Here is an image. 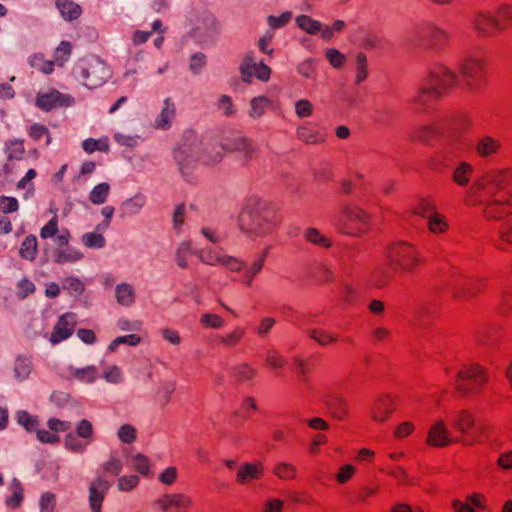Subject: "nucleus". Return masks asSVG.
<instances>
[{
	"label": "nucleus",
	"instance_id": "16",
	"mask_svg": "<svg viewBox=\"0 0 512 512\" xmlns=\"http://www.w3.org/2000/svg\"><path fill=\"white\" fill-rule=\"evenodd\" d=\"M77 315L73 312H66L59 316L49 337L52 344H58L71 337L77 325Z\"/></svg>",
	"mask_w": 512,
	"mask_h": 512
},
{
	"label": "nucleus",
	"instance_id": "1",
	"mask_svg": "<svg viewBox=\"0 0 512 512\" xmlns=\"http://www.w3.org/2000/svg\"><path fill=\"white\" fill-rule=\"evenodd\" d=\"M512 168H494L479 176L464 195V203L483 205L487 221H500L512 216Z\"/></svg>",
	"mask_w": 512,
	"mask_h": 512
},
{
	"label": "nucleus",
	"instance_id": "21",
	"mask_svg": "<svg viewBox=\"0 0 512 512\" xmlns=\"http://www.w3.org/2000/svg\"><path fill=\"white\" fill-rule=\"evenodd\" d=\"M325 406L330 416L337 421H346L350 417V410L347 400L340 395L326 397Z\"/></svg>",
	"mask_w": 512,
	"mask_h": 512
},
{
	"label": "nucleus",
	"instance_id": "45",
	"mask_svg": "<svg viewBox=\"0 0 512 512\" xmlns=\"http://www.w3.org/2000/svg\"><path fill=\"white\" fill-rule=\"evenodd\" d=\"M193 255L192 243L191 241H183L179 244L176 249V262L177 265L185 269L188 267V258Z\"/></svg>",
	"mask_w": 512,
	"mask_h": 512
},
{
	"label": "nucleus",
	"instance_id": "46",
	"mask_svg": "<svg viewBox=\"0 0 512 512\" xmlns=\"http://www.w3.org/2000/svg\"><path fill=\"white\" fill-rule=\"evenodd\" d=\"M24 499V493L21 483L14 479L12 482V494L6 499L5 503L8 507L16 509L21 506Z\"/></svg>",
	"mask_w": 512,
	"mask_h": 512
},
{
	"label": "nucleus",
	"instance_id": "20",
	"mask_svg": "<svg viewBox=\"0 0 512 512\" xmlns=\"http://www.w3.org/2000/svg\"><path fill=\"white\" fill-rule=\"evenodd\" d=\"M502 330V326L497 323L481 325L475 332V341L483 346L495 345L502 337Z\"/></svg>",
	"mask_w": 512,
	"mask_h": 512
},
{
	"label": "nucleus",
	"instance_id": "55",
	"mask_svg": "<svg viewBox=\"0 0 512 512\" xmlns=\"http://www.w3.org/2000/svg\"><path fill=\"white\" fill-rule=\"evenodd\" d=\"M133 468L143 476L150 475V461L147 456L138 453L132 458Z\"/></svg>",
	"mask_w": 512,
	"mask_h": 512
},
{
	"label": "nucleus",
	"instance_id": "2",
	"mask_svg": "<svg viewBox=\"0 0 512 512\" xmlns=\"http://www.w3.org/2000/svg\"><path fill=\"white\" fill-rule=\"evenodd\" d=\"M278 222L279 217L275 206L256 197L249 198L239 215L240 228L248 233L270 232Z\"/></svg>",
	"mask_w": 512,
	"mask_h": 512
},
{
	"label": "nucleus",
	"instance_id": "7",
	"mask_svg": "<svg viewBox=\"0 0 512 512\" xmlns=\"http://www.w3.org/2000/svg\"><path fill=\"white\" fill-rule=\"evenodd\" d=\"M390 267L397 272H414L422 263L418 249L408 242H397L388 250Z\"/></svg>",
	"mask_w": 512,
	"mask_h": 512
},
{
	"label": "nucleus",
	"instance_id": "6",
	"mask_svg": "<svg viewBox=\"0 0 512 512\" xmlns=\"http://www.w3.org/2000/svg\"><path fill=\"white\" fill-rule=\"evenodd\" d=\"M459 73L470 90L482 89L486 84L487 77L486 54L483 51L467 54L460 63Z\"/></svg>",
	"mask_w": 512,
	"mask_h": 512
},
{
	"label": "nucleus",
	"instance_id": "31",
	"mask_svg": "<svg viewBox=\"0 0 512 512\" xmlns=\"http://www.w3.org/2000/svg\"><path fill=\"white\" fill-rule=\"evenodd\" d=\"M492 17L502 33L512 28V6L509 4H502L498 6L493 12Z\"/></svg>",
	"mask_w": 512,
	"mask_h": 512
},
{
	"label": "nucleus",
	"instance_id": "33",
	"mask_svg": "<svg viewBox=\"0 0 512 512\" xmlns=\"http://www.w3.org/2000/svg\"><path fill=\"white\" fill-rule=\"evenodd\" d=\"M19 256L33 262L38 256V240L35 235L30 234L24 238L20 245Z\"/></svg>",
	"mask_w": 512,
	"mask_h": 512
},
{
	"label": "nucleus",
	"instance_id": "64",
	"mask_svg": "<svg viewBox=\"0 0 512 512\" xmlns=\"http://www.w3.org/2000/svg\"><path fill=\"white\" fill-rule=\"evenodd\" d=\"M185 204L180 203L175 207L172 216L173 228L176 232H180L185 223Z\"/></svg>",
	"mask_w": 512,
	"mask_h": 512
},
{
	"label": "nucleus",
	"instance_id": "15",
	"mask_svg": "<svg viewBox=\"0 0 512 512\" xmlns=\"http://www.w3.org/2000/svg\"><path fill=\"white\" fill-rule=\"evenodd\" d=\"M241 80L244 83L250 84L252 77L255 76L258 80L267 82L271 77V69L263 62H255L252 54H246L239 66Z\"/></svg>",
	"mask_w": 512,
	"mask_h": 512
},
{
	"label": "nucleus",
	"instance_id": "12",
	"mask_svg": "<svg viewBox=\"0 0 512 512\" xmlns=\"http://www.w3.org/2000/svg\"><path fill=\"white\" fill-rule=\"evenodd\" d=\"M75 104V98L66 93H62L55 88L47 91H40L35 98V105L44 112H50L56 109L68 108Z\"/></svg>",
	"mask_w": 512,
	"mask_h": 512
},
{
	"label": "nucleus",
	"instance_id": "17",
	"mask_svg": "<svg viewBox=\"0 0 512 512\" xmlns=\"http://www.w3.org/2000/svg\"><path fill=\"white\" fill-rule=\"evenodd\" d=\"M110 487L111 483L103 475L90 482L88 500L92 512H102V504Z\"/></svg>",
	"mask_w": 512,
	"mask_h": 512
},
{
	"label": "nucleus",
	"instance_id": "5",
	"mask_svg": "<svg viewBox=\"0 0 512 512\" xmlns=\"http://www.w3.org/2000/svg\"><path fill=\"white\" fill-rule=\"evenodd\" d=\"M449 423L458 444L470 447L482 442L484 427L477 424L472 410H455L451 413Z\"/></svg>",
	"mask_w": 512,
	"mask_h": 512
},
{
	"label": "nucleus",
	"instance_id": "49",
	"mask_svg": "<svg viewBox=\"0 0 512 512\" xmlns=\"http://www.w3.org/2000/svg\"><path fill=\"white\" fill-rule=\"evenodd\" d=\"M110 187L107 183L96 185L89 194V200L96 205L103 204L109 194Z\"/></svg>",
	"mask_w": 512,
	"mask_h": 512
},
{
	"label": "nucleus",
	"instance_id": "59",
	"mask_svg": "<svg viewBox=\"0 0 512 512\" xmlns=\"http://www.w3.org/2000/svg\"><path fill=\"white\" fill-rule=\"evenodd\" d=\"M391 278V275H389L385 270L377 269L370 276L369 282L373 287L382 288L390 282Z\"/></svg>",
	"mask_w": 512,
	"mask_h": 512
},
{
	"label": "nucleus",
	"instance_id": "19",
	"mask_svg": "<svg viewBox=\"0 0 512 512\" xmlns=\"http://www.w3.org/2000/svg\"><path fill=\"white\" fill-rule=\"evenodd\" d=\"M40 237L42 239L54 238L56 246L63 248L68 246L71 234L67 228H59V219L55 215L40 229Z\"/></svg>",
	"mask_w": 512,
	"mask_h": 512
},
{
	"label": "nucleus",
	"instance_id": "22",
	"mask_svg": "<svg viewBox=\"0 0 512 512\" xmlns=\"http://www.w3.org/2000/svg\"><path fill=\"white\" fill-rule=\"evenodd\" d=\"M502 150V142L492 136H482L475 144V151L480 158L490 159L497 156Z\"/></svg>",
	"mask_w": 512,
	"mask_h": 512
},
{
	"label": "nucleus",
	"instance_id": "38",
	"mask_svg": "<svg viewBox=\"0 0 512 512\" xmlns=\"http://www.w3.org/2000/svg\"><path fill=\"white\" fill-rule=\"evenodd\" d=\"M27 134L33 141L36 142L44 139L46 146H49L52 142V137L49 129L45 125L40 123H34L30 125L27 129Z\"/></svg>",
	"mask_w": 512,
	"mask_h": 512
},
{
	"label": "nucleus",
	"instance_id": "14",
	"mask_svg": "<svg viewBox=\"0 0 512 512\" xmlns=\"http://www.w3.org/2000/svg\"><path fill=\"white\" fill-rule=\"evenodd\" d=\"M425 443L433 448H446L458 444V440L444 420H437L430 426Z\"/></svg>",
	"mask_w": 512,
	"mask_h": 512
},
{
	"label": "nucleus",
	"instance_id": "10",
	"mask_svg": "<svg viewBox=\"0 0 512 512\" xmlns=\"http://www.w3.org/2000/svg\"><path fill=\"white\" fill-rule=\"evenodd\" d=\"M449 39L450 36L445 30L431 24L416 27L409 36L411 43L430 48L443 47L448 44Z\"/></svg>",
	"mask_w": 512,
	"mask_h": 512
},
{
	"label": "nucleus",
	"instance_id": "43",
	"mask_svg": "<svg viewBox=\"0 0 512 512\" xmlns=\"http://www.w3.org/2000/svg\"><path fill=\"white\" fill-rule=\"evenodd\" d=\"M273 473L281 480H293L297 476V469L291 463L278 462L273 468Z\"/></svg>",
	"mask_w": 512,
	"mask_h": 512
},
{
	"label": "nucleus",
	"instance_id": "58",
	"mask_svg": "<svg viewBox=\"0 0 512 512\" xmlns=\"http://www.w3.org/2000/svg\"><path fill=\"white\" fill-rule=\"evenodd\" d=\"M40 512H57L56 496L52 492H45L41 495L39 501Z\"/></svg>",
	"mask_w": 512,
	"mask_h": 512
},
{
	"label": "nucleus",
	"instance_id": "41",
	"mask_svg": "<svg viewBox=\"0 0 512 512\" xmlns=\"http://www.w3.org/2000/svg\"><path fill=\"white\" fill-rule=\"evenodd\" d=\"M72 44L69 41H61L54 50L53 58L57 66L62 67L70 59Z\"/></svg>",
	"mask_w": 512,
	"mask_h": 512
},
{
	"label": "nucleus",
	"instance_id": "44",
	"mask_svg": "<svg viewBox=\"0 0 512 512\" xmlns=\"http://www.w3.org/2000/svg\"><path fill=\"white\" fill-rule=\"evenodd\" d=\"M122 461L118 457L111 456L107 461H105L101 467L100 471L101 474L104 477L105 476H111L116 477L119 476L120 472L122 471Z\"/></svg>",
	"mask_w": 512,
	"mask_h": 512
},
{
	"label": "nucleus",
	"instance_id": "56",
	"mask_svg": "<svg viewBox=\"0 0 512 512\" xmlns=\"http://www.w3.org/2000/svg\"><path fill=\"white\" fill-rule=\"evenodd\" d=\"M233 375L238 381H249L256 375V371L248 364L243 363L233 368Z\"/></svg>",
	"mask_w": 512,
	"mask_h": 512
},
{
	"label": "nucleus",
	"instance_id": "37",
	"mask_svg": "<svg viewBox=\"0 0 512 512\" xmlns=\"http://www.w3.org/2000/svg\"><path fill=\"white\" fill-rule=\"evenodd\" d=\"M427 226L433 234H443L449 230V223L445 215L437 211L427 218Z\"/></svg>",
	"mask_w": 512,
	"mask_h": 512
},
{
	"label": "nucleus",
	"instance_id": "36",
	"mask_svg": "<svg viewBox=\"0 0 512 512\" xmlns=\"http://www.w3.org/2000/svg\"><path fill=\"white\" fill-rule=\"evenodd\" d=\"M115 296L118 304L130 306L135 301V290L128 283L118 284L115 288Z\"/></svg>",
	"mask_w": 512,
	"mask_h": 512
},
{
	"label": "nucleus",
	"instance_id": "47",
	"mask_svg": "<svg viewBox=\"0 0 512 512\" xmlns=\"http://www.w3.org/2000/svg\"><path fill=\"white\" fill-rule=\"evenodd\" d=\"M305 238L308 242L322 248H329L332 246L331 240L323 236L316 228H308L305 231Z\"/></svg>",
	"mask_w": 512,
	"mask_h": 512
},
{
	"label": "nucleus",
	"instance_id": "53",
	"mask_svg": "<svg viewBox=\"0 0 512 512\" xmlns=\"http://www.w3.org/2000/svg\"><path fill=\"white\" fill-rule=\"evenodd\" d=\"M82 242L88 248L100 249L105 245V238L100 233L89 232L82 236Z\"/></svg>",
	"mask_w": 512,
	"mask_h": 512
},
{
	"label": "nucleus",
	"instance_id": "34",
	"mask_svg": "<svg viewBox=\"0 0 512 512\" xmlns=\"http://www.w3.org/2000/svg\"><path fill=\"white\" fill-rule=\"evenodd\" d=\"M71 378L86 384L94 383L99 377V371L94 365L70 370Z\"/></svg>",
	"mask_w": 512,
	"mask_h": 512
},
{
	"label": "nucleus",
	"instance_id": "13",
	"mask_svg": "<svg viewBox=\"0 0 512 512\" xmlns=\"http://www.w3.org/2000/svg\"><path fill=\"white\" fill-rule=\"evenodd\" d=\"M398 396L383 393L376 396L370 407V418L376 423L387 422L398 407Z\"/></svg>",
	"mask_w": 512,
	"mask_h": 512
},
{
	"label": "nucleus",
	"instance_id": "9",
	"mask_svg": "<svg viewBox=\"0 0 512 512\" xmlns=\"http://www.w3.org/2000/svg\"><path fill=\"white\" fill-rule=\"evenodd\" d=\"M77 77L89 89L101 86L108 78V68L98 58L81 59L76 67Z\"/></svg>",
	"mask_w": 512,
	"mask_h": 512
},
{
	"label": "nucleus",
	"instance_id": "50",
	"mask_svg": "<svg viewBox=\"0 0 512 512\" xmlns=\"http://www.w3.org/2000/svg\"><path fill=\"white\" fill-rule=\"evenodd\" d=\"M82 148L89 154L95 151L107 152L109 150V144L106 139L88 138L82 142Z\"/></svg>",
	"mask_w": 512,
	"mask_h": 512
},
{
	"label": "nucleus",
	"instance_id": "60",
	"mask_svg": "<svg viewBox=\"0 0 512 512\" xmlns=\"http://www.w3.org/2000/svg\"><path fill=\"white\" fill-rule=\"evenodd\" d=\"M93 426L90 421L86 419H82L76 427L75 434L80 438L87 440L88 443H91L93 440Z\"/></svg>",
	"mask_w": 512,
	"mask_h": 512
},
{
	"label": "nucleus",
	"instance_id": "40",
	"mask_svg": "<svg viewBox=\"0 0 512 512\" xmlns=\"http://www.w3.org/2000/svg\"><path fill=\"white\" fill-rule=\"evenodd\" d=\"M89 444L87 440L80 438L73 432H69L64 438L65 448L73 453H83Z\"/></svg>",
	"mask_w": 512,
	"mask_h": 512
},
{
	"label": "nucleus",
	"instance_id": "57",
	"mask_svg": "<svg viewBox=\"0 0 512 512\" xmlns=\"http://www.w3.org/2000/svg\"><path fill=\"white\" fill-rule=\"evenodd\" d=\"M198 257L202 263L208 265L221 264V261L223 260V255L210 248L199 251Z\"/></svg>",
	"mask_w": 512,
	"mask_h": 512
},
{
	"label": "nucleus",
	"instance_id": "54",
	"mask_svg": "<svg viewBox=\"0 0 512 512\" xmlns=\"http://www.w3.org/2000/svg\"><path fill=\"white\" fill-rule=\"evenodd\" d=\"M270 100L266 96H258L254 97L250 104H251V111L250 115L251 117H260L265 113V110L267 106L269 105Z\"/></svg>",
	"mask_w": 512,
	"mask_h": 512
},
{
	"label": "nucleus",
	"instance_id": "29",
	"mask_svg": "<svg viewBox=\"0 0 512 512\" xmlns=\"http://www.w3.org/2000/svg\"><path fill=\"white\" fill-rule=\"evenodd\" d=\"M55 6L61 17L68 22L78 20L82 13V7L73 0H56Z\"/></svg>",
	"mask_w": 512,
	"mask_h": 512
},
{
	"label": "nucleus",
	"instance_id": "52",
	"mask_svg": "<svg viewBox=\"0 0 512 512\" xmlns=\"http://www.w3.org/2000/svg\"><path fill=\"white\" fill-rule=\"evenodd\" d=\"M453 128L457 131H467L473 125L472 117L466 112H460L452 118Z\"/></svg>",
	"mask_w": 512,
	"mask_h": 512
},
{
	"label": "nucleus",
	"instance_id": "3",
	"mask_svg": "<svg viewBox=\"0 0 512 512\" xmlns=\"http://www.w3.org/2000/svg\"><path fill=\"white\" fill-rule=\"evenodd\" d=\"M336 229L347 236L363 237L373 230V217L356 205H345L337 214Z\"/></svg>",
	"mask_w": 512,
	"mask_h": 512
},
{
	"label": "nucleus",
	"instance_id": "35",
	"mask_svg": "<svg viewBox=\"0 0 512 512\" xmlns=\"http://www.w3.org/2000/svg\"><path fill=\"white\" fill-rule=\"evenodd\" d=\"M4 152L8 161H19L23 159L26 153L24 140H8L7 142H5Z\"/></svg>",
	"mask_w": 512,
	"mask_h": 512
},
{
	"label": "nucleus",
	"instance_id": "51",
	"mask_svg": "<svg viewBox=\"0 0 512 512\" xmlns=\"http://www.w3.org/2000/svg\"><path fill=\"white\" fill-rule=\"evenodd\" d=\"M63 289L72 296H80L85 291L84 283L76 277H67L64 280Z\"/></svg>",
	"mask_w": 512,
	"mask_h": 512
},
{
	"label": "nucleus",
	"instance_id": "42",
	"mask_svg": "<svg viewBox=\"0 0 512 512\" xmlns=\"http://www.w3.org/2000/svg\"><path fill=\"white\" fill-rule=\"evenodd\" d=\"M436 211L435 202L430 197L420 199L413 207V213L424 218H429Z\"/></svg>",
	"mask_w": 512,
	"mask_h": 512
},
{
	"label": "nucleus",
	"instance_id": "28",
	"mask_svg": "<svg viewBox=\"0 0 512 512\" xmlns=\"http://www.w3.org/2000/svg\"><path fill=\"white\" fill-rule=\"evenodd\" d=\"M494 246L500 251L512 249V217L504 221L497 229Z\"/></svg>",
	"mask_w": 512,
	"mask_h": 512
},
{
	"label": "nucleus",
	"instance_id": "62",
	"mask_svg": "<svg viewBox=\"0 0 512 512\" xmlns=\"http://www.w3.org/2000/svg\"><path fill=\"white\" fill-rule=\"evenodd\" d=\"M200 323L205 328H220L223 326L224 321L217 314L205 313L201 316Z\"/></svg>",
	"mask_w": 512,
	"mask_h": 512
},
{
	"label": "nucleus",
	"instance_id": "48",
	"mask_svg": "<svg viewBox=\"0 0 512 512\" xmlns=\"http://www.w3.org/2000/svg\"><path fill=\"white\" fill-rule=\"evenodd\" d=\"M299 28L309 34H316L321 31V25L318 21L312 19L308 15H300L296 18Z\"/></svg>",
	"mask_w": 512,
	"mask_h": 512
},
{
	"label": "nucleus",
	"instance_id": "25",
	"mask_svg": "<svg viewBox=\"0 0 512 512\" xmlns=\"http://www.w3.org/2000/svg\"><path fill=\"white\" fill-rule=\"evenodd\" d=\"M264 476V466L261 462L244 463L236 473V482L246 484L253 480H259Z\"/></svg>",
	"mask_w": 512,
	"mask_h": 512
},
{
	"label": "nucleus",
	"instance_id": "26",
	"mask_svg": "<svg viewBox=\"0 0 512 512\" xmlns=\"http://www.w3.org/2000/svg\"><path fill=\"white\" fill-rule=\"evenodd\" d=\"M444 128V125L439 123L419 126L411 132V139L428 143L440 137L444 133Z\"/></svg>",
	"mask_w": 512,
	"mask_h": 512
},
{
	"label": "nucleus",
	"instance_id": "27",
	"mask_svg": "<svg viewBox=\"0 0 512 512\" xmlns=\"http://www.w3.org/2000/svg\"><path fill=\"white\" fill-rule=\"evenodd\" d=\"M440 98L436 97L431 91L422 83L416 95L410 101L413 110L416 112H424L430 108Z\"/></svg>",
	"mask_w": 512,
	"mask_h": 512
},
{
	"label": "nucleus",
	"instance_id": "11",
	"mask_svg": "<svg viewBox=\"0 0 512 512\" xmlns=\"http://www.w3.org/2000/svg\"><path fill=\"white\" fill-rule=\"evenodd\" d=\"M487 287L488 279L483 276H461L452 287V296L457 300H469L482 294Z\"/></svg>",
	"mask_w": 512,
	"mask_h": 512
},
{
	"label": "nucleus",
	"instance_id": "24",
	"mask_svg": "<svg viewBox=\"0 0 512 512\" xmlns=\"http://www.w3.org/2000/svg\"><path fill=\"white\" fill-rule=\"evenodd\" d=\"M474 29L482 37L496 36L500 34L492 12L479 13L474 19Z\"/></svg>",
	"mask_w": 512,
	"mask_h": 512
},
{
	"label": "nucleus",
	"instance_id": "23",
	"mask_svg": "<svg viewBox=\"0 0 512 512\" xmlns=\"http://www.w3.org/2000/svg\"><path fill=\"white\" fill-rule=\"evenodd\" d=\"M222 148L226 151L242 152L247 158H251L255 152V147L250 140L234 134L223 138Z\"/></svg>",
	"mask_w": 512,
	"mask_h": 512
},
{
	"label": "nucleus",
	"instance_id": "32",
	"mask_svg": "<svg viewBox=\"0 0 512 512\" xmlns=\"http://www.w3.org/2000/svg\"><path fill=\"white\" fill-rule=\"evenodd\" d=\"M474 173V166L466 161L460 162L452 173L453 182L460 187L469 185Z\"/></svg>",
	"mask_w": 512,
	"mask_h": 512
},
{
	"label": "nucleus",
	"instance_id": "8",
	"mask_svg": "<svg viewBox=\"0 0 512 512\" xmlns=\"http://www.w3.org/2000/svg\"><path fill=\"white\" fill-rule=\"evenodd\" d=\"M457 83L455 72L442 64L434 65L423 82L431 93L440 99L450 94L456 88Z\"/></svg>",
	"mask_w": 512,
	"mask_h": 512
},
{
	"label": "nucleus",
	"instance_id": "18",
	"mask_svg": "<svg viewBox=\"0 0 512 512\" xmlns=\"http://www.w3.org/2000/svg\"><path fill=\"white\" fill-rule=\"evenodd\" d=\"M163 512H188L193 501L190 496L183 493L165 494L156 501Z\"/></svg>",
	"mask_w": 512,
	"mask_h": 512
},
{
	"label": "nucleus",
	"instance_id": "4",
	"mask_svg": "<svg viewBox=\"0 0 512 512\" xmlns=\"http://www.w3.org/2000/svg\"><path fill=\"white\" fill-rule=\"evenodd\" d=\"M490 380L486 367L478 362L463 363L456 374L455 390L462 396H474L482 393Z\"/></svg>",
	"mask_w": 512,
	"mask_h": 512
},
{
	"label": "nucleus",
	"instance_id": "39",
	"mask_svg": "<svg viewBox=\"0 0 512 512\" xmlns=\"http://www.w3.org/2000/svg\"><path fill=\"white\" fill-rule=\"evenodd\" d=\"M30 65L36 70L44 73L51 74L55 68V62L53 60H48L41 53H36L30 57L29 60Z\"/></svg>",
	"mask_w": 512,
	"mask_h": 512
},
{
	"label": "nucleus",
	"instance_id": "30",
	"mask_svg": "<svg viewBox=\"0 0 512 512\" xmlns=\"http://www.w3.org/2000/svg\"><path fill=\"white\" fill-rule=\"evenodd\" d=\"M176 116V107L170 98L164 100V106L155 120V128L167 130Z\"/></svg>",
	"mask_w": 512,
	"mask_h": 512
},
{
	"label": "nucleus",
	"instance_id": "63",
	"mask_svg": "<svg viewBox=\"0 0 512 512\" xmlns=\"http://www.w3.org/2000/svg\"><path fill=\"white\" fill-rule=\"evenodd\" d=\"M19 203L15 197L0 196V211L4 214L18 211Z\"/></svg>",
	"mask_w": 512,
	"mask_h": 512
},
{
	"label": "nucleus",
	"instance_id": "61",
	"mask_svg": "<svg viewBox=\"0 0 512 512\" xmlns=\"http://www.w3.org/2000/svg\"><path fill=\"white\" fill-rule=\"evenodd\" d=\"M17 289V297L23 300L33 294L36 288L31 280L23 278L17 283Z\"/></svg>",
	"mask_w": 512,
	"mask_h": 512
}]
</instances>
